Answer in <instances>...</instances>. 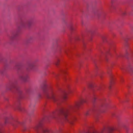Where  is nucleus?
<instances>
[{
  "instance_id": "nucleus-22",
  "label": "nucleus",
  "mask_w": 133,
  "mask_h": 133,
  "mask_svg": "<svg viewBox=\"0 0 133 133\" xmlns=\"http://www.w3.org/2000/svg\"><path fill=\"white\" fill-rule=\"evenodd\" d=\"M100 75V77H101V75Z\"/></svg>"
},
{
  "instance_id": "nucleus-20",
  "label": "nucleus",
  "mask_w": 133,
  "mask_h": 133,
  "mask_svg": "<svg viewBox=\"0 0 133 133\" xmlns=\"http://www.w3.org/2000/svg\"><path fill=\"white\" fill-rule=\"evenodd\" d=\"M120 69H121L122 70H123V68H120Z\"/></svg>"
},
{
  "instance_id": "nucleus-17",
  "label": "nucleus",
  "mask_w": 133,
  "mask_h": 133,
  "mask_svg": "<svg viewBox=\"0 0 133 133\" xmlns=\"http://www.w3.org/2000/svg\"><path fill=\"white\" fill-rule=\"evenodd\" d=\"M70 30H72L73 29V28H72L71 27L70 28Z\"/></svg>"
},
{
  "instance_id": "nucleus-4",
  "label": "nucleus",
  "mask_w": 133,
  "mask_h": 133,
  "mask_svg": "<svg viewBox=\"0 0 133 133\" xmlns=\"http://www.w3.org/2000/svg\"><path fill=\"white\" fill-rule=\"evenodd\" d=\"M36 130H37L38 129H40L41 133H49L50 131L47 128L42 127L41 123H39L36 125L34 128Z\"/></svg>"
},
{
  "instance_id": "nucleus-7",
  "label": "nucleus",
  "mask_w": 133,
  "mask_h": 133,
  "mask_svg": "<svg viewBox=\"0 0 133 133\" xmlns=\"http://www.w3.org/2000/svg\"><path fill=\"white\" fill-rule=\"evenodd\" d=\"M34 40V37L33 36H31L29 37L26 40V43L27 44L31 43Z\"/></svg>"
},
{
  "instance_id": "nucleus-16",
  "label": "nucleus",
  "mask_w": 133,
  "mask_h": 133,
  "mask_svg": "<svg viewBox=\"0 0 133 133\" xmlns=\"http://www.w3.org/2000/svg\"><path fill=\"white\" fill-rule=\"evenodd\" d=\"M62 72H63V73H65L66 72V71L65 70H64Z\"/></svg>"
},
{
  "instance_id": "nucleus-5",
  "label": "nucleus",
  "mask_w": 133,
  "mask_h": 133,
  "mask_svg": "<svg viewBox=\"0 0 133 133\" xmlns=\"http://www.w3.org/2000/svg\"><path fill=\"white\" fill-rule=\"evenodd\" d=\"M32 20H29L22 22L21 23V24L22 27L26 28L30 27L32 25Z\"/></svg>"
},
{
  "instance_id": "nucleus-8",
  "label": "nucleus",
  "mask_w": 133,
  "mask_h": 133,
  "mask_svg": "<svg viewBox=\"0 0 133 133\" xmlns=\"http://www.w3.org/2000/svg\"><path fill=\"white\" fill-rule=\"evenodd\" d=\"M20 124V123L18 122H15L14 123H11L12 125L14 127H16L18 126V124Z\"/></svg>"
},
{
  "instance_id": "nucleus-18",
  "label": "nucleus",
  "mask_w": 133,
  "mask_h": 133,
  "mask_svg": "<svg viewBox=\"0 0 133 133\" xmlns=\"http://www.w3.org/2000/svg\"><path fill=\"white\" fill-rule=\"evenodd\" d=\"M0 133H3L2 131L0 130Z\"/></svg>"
},
{
  "instance_id": "nucleus-15",
  "label": "nucleus",
  "mask_w": 133,
  "mask_h": 133,
  "mask_svg": "<svg viewBox=\"0 0 133 133\" xmlns=\"http://www.w3.org/2000/svg\"><path fill=\"white\" fill-rule=\"evenodd\" d=\"M2 59V56H0V61Z\"/></svg>"
},
{
  "instance_id": "nucleus-14",
  "label": "nucleus",
  "mask_w": 133,
  "mask_h": 133,
  "mask_svg": "<svg viewBox=\"0 0 133 133\" xmlns=\"http://www.w3.org/2000/svg\"><path fill=\"white\" fill-rule=\"evenodd\" d=\"M29 66L30 67V68L31 69L32 68V67H33V65L32 64H30V65H29Z\"/></svg>"
},
{
  "instance_id": "nucleus-9",
  "label": "nucleus",
  "mask_w": 133,
  "mask_h": 133,
  "mask_svg": "<svg viewBox=\"0 0 133 133\" xmlns=\"http://www.w3.org/2000/svg\"><path fill=\"white\" fill-rule=\"evenodd\" d=\"M18 35V33L17 32L13 34L12 36L11 37V39H14Z\"/></svg>"
},
{
  "instance_id": "nucleus-6",
  "label": "nucleus",
  "mask_w": 133,
  "mask_h": 133,
  "mask_svg": "<svg viewBox=\"0 0 133 133\" xmlns=\"http://www.w3.org/2000/svg\"><path fill=\"white\" fill-rule=\"evenodd\" d=\"M16 83L15 82H12L10 83L8 86V89L9 90H11L13 88H16Z\"/></svg>"
},
{
  "instance_id": "nucleus-13",
  "label": "nucleus",
  "mask_w": 133,
  "mask_h": 133,
  "mask_svg": "<svg viewBox=\"0 0 133 133\" xmlns=\"http://www.w3.org/2000/svg\"><path fill=\"white\" fill-rule=\"evenodd\" d=\"M90 114V112L89 111H87L85 113V115L87 116L89 115Z\"/></svg>"
},
{
  "instance_id": "nucleus-21",
  "label": "nucleus",
  "mask_w": 133,
  "mask_h": 133,
  "mask_svg": "<svg viewBox=\"0 0 133 133\" xmlns=\"http://www.w3.org/2000/svg\"><path fill=\"white\" fill-rule=\"evenodd\" d=\"M111 130H113V129H111Z\"/></svg>"
},
{
  "instance_id": "nucleus-12",
  "label": "nucleus",
  "mask_w": 133,
  "mask_h": 133,
  "mask_svg": "<svg viewBox=\"0 0 133 133\" xmlns=\"http://www.w3.org/2000/svg\"><path fill=\"white\" fill-rule=\"evenodd\" d=\"M9 118L8 117H5L4 118L5 120V124H6L7 123L8 121V120Z\"/></svg>"
},
{
  "instance_id": "nucleus-19",
  "label": "nucleus",
  "mask_w": 133,
  "mask_h": 133,
  "mask_svg": "<svg viewBox=\"0 0 133 133\" xmlns=\"http://www.w3.org/2000/svg\"><path fill=\"white\" fill-rule=\"evenodd\" d=\"M44 87H46V84H44Z\"/></svg>"
},
{
  "instance_id": "nucleus-11",
  "label": "nucleus",
  "mask_w": 133,
  "mask_h": 133,
  "mask_svg": "<svg viewBox=\"0 0 133 133\" xmlns=\"http://www.w3.org/2000/svg\"><path fill=\"white\" fill-rule=\"evenodd\" d=\"M59 60L58 59H57L55 62V64L56 65H59Z\"/></svg>"
},
{
  "instance_id": "nucleus-10",
  "label": "nucleus",
  "mask_w": 133,
  "mask_h": 133,
  "mask_svg": "<svg viewBox=\"0 0 133 133\" xmlns=\"http://www.w3.org/2000/svg\"><path fill=\"white\" fill-rule=\"evenodd\" d=\"M5 69H4L0 70V74L3 75L5 73Z\"/></svg>"
},
{
  "instance_id": "nucleus-2",
  "label": "nucleus",
  "mask_w": 133,
  "mask_h": 133,
  "mask_svg": "<svg viewBox=\"0 0 133 133\" xmlns=\"http://www.w3.org/2000/svg\"><path fill=\"white\" fill-rule=\"evenodd\" d=\"M45 95L47 98L52 99L55 102H57L61 99L63 98L65 99L66 97V94L62 96L55 95L53 94L49 95L48 93H46Z\"/></svg>"
},
{
  "instance_id": "nucleus-3",
  "label": "nucleus",
  "mask_w": 133,
  "mask_h": 133,
  "mask_svg": "<svg viewBox=\"0 0 133 133\" xmlns=\"http://www.w3.org/2000/svg\"><path fill=\"white\" fill-rule=\"evenodd\" d=\"M18 73L19 78L21 80L24 82L28 81L29 76L28 75H25L22 70L19 71Z\"/></svg>"
},
{
  "instance_id": "nucleus-1",
  "label": "nucleus",
  "mask_w": 133,
  "mask_h": 133,
  "mask_svg": "<svg viewBox=\"0 0 133 133\" xmlns=\"http://www.w3.org/2000/svg\"><path fill=\"white\" fill-rule=\"evenodd\" d=\"M87 101L85 99H81L78 102H76L73 105H70L67 108H61L57 113L53 112L52 115L53 118H55V116L57 115H61L63 116L66 121L69 122L71 124L75 120V118L69 119L67 116L68 113L71 111H74L78 109L81 105L84 103H86Z\"/></svg>"
}]
</instances>
